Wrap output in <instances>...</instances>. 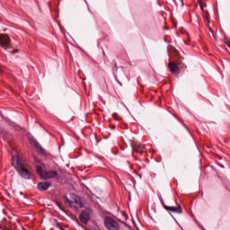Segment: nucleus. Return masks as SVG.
Instances as JSON below:
<instances>
[{"instance_id": "f257e3e1", "label": "nucleus", "mask_w": 230, "mask_h": 230, "mask_svg": "<svg viewBox=\"0 0 230 230\" xmlns=\"http://www.w3.org/2000/svg\"><path fill=\"white\" fill-rule=\"evenodd\" d=\"M13 166L19 172L20 175L23 179H31V172H30L28 164L22 163L21 159H19L18 155L13 156Z\"/></svg>"}, {"instance_id": "f03ea898", "label": "nucleus", "mask_w": 230, "mask_h": 230, "mask_svg": "<svg viewBox=\"0 0 230 230\" xmlns=\"http://www.w3.org/2000/svg\"><path fill=\"white\" fill-rule=\"evenodd\" d=\"M36 172L41 179H53L57 177V171H50V172H46L40 165L36 166Z\"/></svg>"}, {"instance_id": "7ed1b4c3", "label": "nucleus", "mask_w": 230, "mask_h": 230, "mask_svg": "<svg viewBox=\"0 0 230 230\" xmlns=\"http://www.w3.org/2000/svg\"><path fill=\"white\" fill-rule=\"evenodd\" d=\"M104 226L108 230H119V225L112 217H105Z\"/></svg>"}, {"instance_id": "20e7f679", "label": "nucleus", "mask_w": 230, "mask_h": 230, "mask_svg": "<svg viewBox=\"0 0 230 230\" xmlns=\"http://www.w3.org/2000/svg\"><path fill=\"white\" fill-rule=\"evenodd\" d=\"M10 36L8 34H0V46L4 49H8L10 48Z\"/></svg>"}, {"instance_id": "39448f33", "label": "nucleus", "mask_w": 230, "mask_h": 230, "mask_svg": "<svg viewBox=\"0 0 230 230\" xmlns=\"http://www.w3.org/2000/svg\"><path fill=\"white\" fill-rule=\"evenodd\" d=\"M74 201H70L68 199V204H70L71 207L76 208H84V205L82 204V199H80V197L74 195Z\"/></svg>"}, {"instance_id": "423d86ee", "label": "nucleus", "mask_w": 230, "mask_h": 230, "mask_svg": "<svg viewBox=\"0 0 230 230\" xmlns=\"http://www.w3.org/2000/svg\"><path fill=\"white\" fill-rule=\"evenodd\" d=\"M164 209H166V211H172V213H182V208L177 203L176 207H170L164 205Z\"/></svg>"}, {"instance_id": "0eeeda50", "label": "nucleus", "mask_w": 230, "mask_h": 230, "mask_svg": "<svg viewBox=\"0 0 230 230\" xmlns=\"http://www.w3.org/2000/svg\"><path fill=\"white\" fill-rule=\"evenodd\" d=\"M133 150L134 152H137V154H145V152H146V148L143 144H137L133 146Z\"/></svg>"}, {"instance_id": "6e6552de", "label": "nucleus", "mask_w": 230, "mask_h": 230, "mask_svg": "<svg viewBox=\"0 0 230 230\" xmlns=\"http://www.w3.org/2000/svg\"><path fill=\"white\" fill-rule=\"evenodd\" d=\"M89 212L87 210H84L81 213L80 215V220L83 224H87V222H89Z\"/></svg>"}, {"instance_id": "1a4fd4ad", "label": "nucleus", "mask_w": 230, "mask_h": 230, "mask_svg": "<svg viewBox=\"0 0 230 230\" xmlns=\"http://www.w3.org/2000/svg\"><path fill=\"white\" fill-rule=\"evenodd\" d=\"M168 67L171 71V73H179V71H181V69L179 68V66H177V64L170 61L168 64Z\"/></svg>"}, {"instance_id": "9d476101", "label": "nucleus", "mask_w": 230, "mask_h": 230, "mask_svg": "<svg viewBox=\"0 0 230 230\" xmlns=\"http://www.w3.org/2000/svg\"><path fill=\"white\" fill-rule=\"evenodd\" d=\"M49 186L50 183L48 181L40 182L38 184V189L40 190L41 191H46L47 190H49Z\"/></svg>"}, {"instance_id": "9b49d317", "label": "nucleus", "mask_w": 230, "mask_h": 230, "mask_svg": "<svg viewBox=\"0 0 230 230\" xmlns=\"http://www.w3.org/2000/svg\"><path fill=\"white\" fill-rule=\"evenodd\" d=\"M200 8H201L202 12H204V7L202 5H200Z\"/></svg>"}, {"instance_id": "f8f14e48", "label": "nucleus", "mask_w": 230, "mask_h": 230, "mask_svg": "<svg viewBox=\"0 0 230 230\" xmlns=\"http://www.w3.org/2000/svg\"><path fill=\"white\" fill-rule=\"evenodd\" d=\"M206 19H207L208 22H209V18H208V16L206 17Z\"/></svg>"}, {"instance_id": "ddd939ff", "label": "nucleus", "mask_w": 230, "mask_h": 230, "mask_svg": "<svg viewBox=\"0 0 230 230\" xmlns=\"http://www.w3.org/2000/svg\"><path fill=\"white\" fill-rule=\"evenodd\" d=\"M208 28H209V31H211V27L208 26Z\"/></svg>"}]
</instances>
